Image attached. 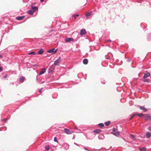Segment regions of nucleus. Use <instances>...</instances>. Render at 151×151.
<instances>
[{
	"label": "nucleus",
	"mask_w": 151,
	"mask_h": 151,
	"mask_svg": "<svg viewBox=\"0 0 151 151\" xmlns=\"http://www.w3.org/2000/svg\"><path fill=\"white\" fill-rule=\"evenodd\" d=\"M3 58V56L1 55H0V58Z\"/></svg>",
	"instance_id": "38"
},
{
	"label": "nucleus",
	"mask_w": 151,
	"mask_h": 151,
	"mask_svg": "<svg viewBox=\"0 0 151 151\" xmlns=\"http://www.w3.org/2000/svg\"><path fill=\"white\" fill-rule=\"evenodd\" d=\"M2 68L1 67H0V72H1L2 71Z\"/></svg>",
	"instance_id": "36"
},
{
	"label": "nucleus",
	"mask_w": 151,
	"mask_h": 151,
	"mask_svg": "<svg viewBox=\"0 0 151 151\" xmlns=\"http://www.w3.org/2000/svg\"><path fill=\"white\" fill-rule=\"evenodd\" d=\"M111 40H108V42H111Z\"/></svg>",
	"instance_id": "41"
},
{
	"label": "nucleus",
	"mask_w": 151,
	"mask_h": 151,
	"mask_svg": "<svg viewBox=\"0 0 151 151\" xmlns=\"http://www.w3.org/2000/svg\"><path fill=\"white\" fill-rule=\"evenodd\" d=\"M65 132L67 134H71L72 133V132L70 131L68 129L65 128L64 129Z\"/></svg>",
	"instance_id": "6"
},
{
	"label": "nucleus",
	"mask_w": 151,
	"mask_h": 151,
	"mask_svg": "<svg viewBox=\"0 0 151 151\" xmlns=\"http://www.w3.org/2000/svg\"><path fill=\"white\" fill-rule=\"evenodd\" d=\"M44 1V0H40V1L41 2H42Z\"/></svg>",
	"instance_id": "40"
},
{
	"label": "nucleus",
	"mask_w": 151,
	"mask_h": 151,
	"mask_svg": "<svg viewBox=\"0 0 151 151\" xmlns=\"http://www.w3.org/2000/svg\"><path fill=\"white\" fill-rule=\"evenodd\" d=\"M65 145L67 147H69V145L67 144H65Z\"/></svg>",
	"instance_id": "35"
},
{
	"label": "nucleus",
	"mask_w": 151,
	"mask_h": 151,
	"mask_svg": "<svg viewBox=\"0 0 151 151\" xmlns=\"http://www.w3.org/2000/svg\"><path fill=\"white\" fill-rule=\"evenodd\" d=\"M7 76V74L5 75V76H4L3 77L4 78H6Z\"/></svg>",
	"instance_id": "33"
},
{
	"label": "nucleus",
	"mask_w": 151,
	"mask_h": 151,
	"mask_svg": "<svg viewBox=\"0 0 151 151\" xmlns=\"http://www.w3.org/2000/svg\"><path fill=\"white\" fill-rule=\"evenodd\" d=\"M65 41L66 42H70L73 41V39L72 38H68L65 39Z\"/></svg>",
	"instance_id": "5"
},
{
	"label": "nucleus",
	"mask_w": 151,
	"mask_h": 151,
	"mask_svg": "<svg viewBox=\"0 0 151 151\" xmlns=\"http://www.w3.org/2000/svg\"><path fill=\"white\" fill-rule=\"evenodd\" d=\"M146 137L147 138H150L151 137V133L150 132H147L146 134Z\"/></svg>",
	"instance_id": "13"
},
{
	"label": "nucleus",
	"mask_w": 151,
	"mask_h": 151,
	"mask_svg": "<svg viewBox=\"0 0 151 151\" xmlns=\"http://www.w3.org/2000/svg\"><path fill=\"white\" fill-rule=\"evenodd\" d=\"M74 144L76 145H77V144L76 143H74Z\"/></svg>",
	"instance_id": "42"
},
{
	"label": "nucleus",
	"mask_w": 151,
	"mask_h": 151,
	"mask_svg": "<svg viewBox=\"0 0 151 151\" xmlns=\"http://www.w3.org/2000/svg\"><path fill=\"white\" fill-rule=\"evenodd\" d=\"M44 52L42 49H41L39 51L37 52V54L39 55L42 54Z\"/></svg>",
	"instance_id": "17"
},
{
	"label": "nucleus",
	"mask_w": 151,
	"mask_h": 151,
	"mask_svg": "<svg viewBox=\"0 0 151 151\" xmlns=\"http://www.w3.org/2000/svg\"><path fill=\"white\" fill-rule=\"evenodd\" d=\"M140 0L141 1H143V0Z\"/></svg>",
	"instance_id": "43"
},
{
	"label": "nucleus",
	"mask_w": 151,
	"mask_h": 151,
	"mask_svg": "<svg viewBox=\"0 0 151 151\" xmlns=\"http://www.w3.org/2000/svg\"><path fill=\"white\" fill-rule=\"evenodd\" d=\"M54 141L55 142H57V139L56 137H55L54 138Z\"/></svg>",
	"instance_id": "32"
},
{
	"label": "nucleus",
	"mask_w": 151,
	"mask_h": 151,
	"mask_svg": "<svg viewBox=\"0 0 151 151\" xmlns=\"http://www.w3.org/2000/svg\"><path fill=\"white\" fill-rule=\"evenodd\" d=\"M112 133L113 134H114L116 136H118L119 135V134H120V132H112Z\"/></svg>",
	"instance_id": "12"
},
{
	"label": "nucleus",
	"mask_w": 151,
	"mask_h": 151,
	"mask_svg": "<svg viewBox=\"0 0 151 151\" xmlns=\"http://www.w3.org/2000/svg\"><path fill=\"white\" fill-rule=\"evenodd\" d=\"M83 63L85 65L87 64L88 63V60L87 59L85 58L83 60Z\"/></svg>",
	"instance_id": "16"
},
{
	"label": "nucleus",
	"mask_w": 151,
	"mask_h": 151,
	"mask_svg": "<svg viewBox=\"0 0 151 151\" xmlns=\"http://www.w3.org/2000/svg\"><path fill=\"white\" fill-rule=\"evenodd\" d=\"M110 123L111 122L110 121H108V122H106L104 124L106 126H108L110 124Z\"/></svg>",
	"instance_id": "23"
},
{
	"label": "nucleus",
	"mask_w": 151,
	"mask_h": 151,
	"mask_svg": "<svg viewBox=\"0 0 151 151\" xmlns=\"http://www.w3.org/2000/svg\"><path fill=\"white\" fill-rule=\"evenodd\" d=\"M136 115H137L139 117H142V116H144V114L142 113L137 114H134L131 116L130 118V120L131 119Z\"/></svg>",
	"instance_id": "4"
},
{
	"label": "nucleus",
	"mask_w": 151,
	"mask_h": 151,
	"mask_svg": "<svg viewBox=\"0 0 151 151\" xmlns=\"http://www.w3.org/2000/svg\"><path fill=\"white\" fill-rule=\"evenodd\" d=\"M36 54V53L34 52H31L28 53L29 55H35Z\"/></svg>",
	"instance_id": "25"
},
{
	"label": "nucleus",
	"mask_w": 151,
	"mask_h": 151,
	"mask_svg": "<svg viewBox=\"0 0 151 151\" xmlns=\"http://www.w3.org/2000/svg\"><path fill=\"white\" fill-rule=\"evenodd\" d=\"M42 89H43V88H40V89L39 90V92H40L42 91Z\"/></svg>",
	"instance_id": "34"
},
{
	"label": "nucleus",
	"mask_w": 151,
	"mask_h": 151,
	"mask_svg": "<svg viewBox=\"0 0 151 151\" xmlns=\"http://www.w3.org/2000/svg\"><path fill=\"white\" fill-rule=\"evenodd\" d=\"M79 15L78 14H76L74 15V18L75 19L76 18V17L78 16Z\"/></svg>",
	"instance_id": "31"
},
{
	"label": "nucleus",
	"mask_w": 151,
	"mask_h": 151,
	"mask_svg": "<svg viewBox=\"0 0 151 151\" xmlns=\"http://www.w3.org/2000/svg\"><path fill=\"white\" fill-rule=\"evenodd\" d=\"M34 12L32 10H29L28 11V13L30 15H32Z\"/></svg>",
	"instance_id": "22"
},
{
	"label": "nucleus",
	"mask_w": 151,
	"mask_h": 151,
	"mask_svg": "<svg viewBox=\"0 0 151 151\" xmlns=\"http://www.w3.org/2000/svg\"><path fill=\"white\" fill-rule=\"evenodd\" d=\"M112 130H113V132H116V129L115 128H113L112 129Z\"/></svg>",
	"instance_id": "30"
},
{
	"label": "nucleus",
	"mask_w": 151,
	"mask_h": 151,
	"mask_svg": "<svg viewBox=\"0 0 151 151\" xmlns=\"http://www.w3.org/2000/svg\"><path fill=\"white\" fill-rule=\"evenodd\" d=\"M24 16H22L21 17L18 16L16 17V19L18 20H20L24 18Z\"/></svg>",
	"instance_id": "14"
},
{
	"label": "nucleus",
	"mask_w": 151,
	"mask_h": 151,
	"mask_svg": "<svg viewBox=\"0 0 151 151\" xmlns=\"http://www.w3.org/2000/svg\"><path fill=\"white\" fill-rule=\"evenodd\" d=\"M99 126L100 127H103L104 126V124L103 123H100L99 124Z\"/></svg>",
	"instance_id": "28"
},
{
	"label": "nucleus",
	"mask_w": 151,
	"mask_h": 151,
	"mask_svg": "<svg viewBox=\"0 0 151 151\" xmlns=\"http://www.w3.org/2000/svg\"><path fill=\"white\" fill-rule=\"evenodd\" d=\"M92 14V12H87L85 14V16L86 17H88L90 16Z\"/></svg>",
	"instance_id": "15"
},
{
	"label": "nucleus",
	"mask_w": 151,
	"mask_h": 151,
	"mask_svg": "<svg viewBox=\"0 0 151 151\" xmlns=\"http://www.w3.org/2000/svg\"><path fill=\"white\" fill-rule=\"evenodd\" d=\"M148 129H149V130L151 131V126L148 127Z\"/></svg>",
	"instance_id": "29"
},
{
	"label": "nucleus",
	"mask_w": 151,
	"mask_h": 151,
	"mask_svg": "<svg viewBox=\"0 0 151 151\" xmlns=\"http://www.w3.org/2000/svg\"><path fill=\"white\" fill-rule=\"evenodd\" d=\"M84 149L85 150H88V149L86 147H84Z\"/></svg>",
	"instance_id": "39"
},
{
	"label": "nucleus",
	"mask_w": 151,
	"mask_h": 151,
	"mask_svg": "<svg viewBox=\"0 0 151 151\" xmlns=\"http://www.w3.org/2000/svg\"><path fill=\"white\" fill-rule=\"evenodd\" d=\"M31 9L33 10L34 12L38 10V8L36 6H32L31 7Z\"/></svg>",
	"instance_id": "11"
},
{
	"label": "nucleus",
	"mask_w": 151,
	"mask_h": 151,
	"mask_svg": "<svg viewBox=\"0 0 151 151\" xmlns=\"http://www.w3.org/2000/svg\"><path fill=\"white\" fill-rule=\"evenodd\" d=\"M86 33V32L85 29H82L80 31V35H83L85 34Z\"/></svg>",
	"instance_id": "9"
},
{
	"label": "nucleus",
	"mask_w": 151,
	"mask_h": 151,
	"mask_svg": "<svg viewBox=\"0 0 151 151\" xmlns=\"http://www.w3.org/2000/svg\"><path fill=\"white\" fill-rule=\"evenodd\" d=\"M143 81L145 82H147L149 83L150 82V81L149 79H145Z\"/></svg>",
	"instance_id": "26"
},
{
	"label": "nucleus",
	"mask_w": 151,
	"mask_h": 151,
	"mask_svg": "<svg viewBox=\"0 0 151 151\" xmlns=\"http://www.w3.org/2000/svg\"><path fill=\"white\" fill-rule=\"evenodd\" d=\"M139 150L140 151H146L147 148L146 147H144L142 148H139Z\"/></svg>",
	"instance_id": "21"
},
{
	"label": "nucleus",
	"mask_w": 151,
	"mask_h": 151,
	"mask_svg": "<svg viewBox=\"0 0 151 151\" xmlns=\"http://www.w3.org/2000/svg\"><path fill=\"white\" fill-rule=\"evenodd\" d=\"M25 79V78L24 77H21L20 78V81L21 82H23Z\"/></svg>",
	"instance_id": "20"
},
{
	"label": "nucleus",
	"mask_w": 151,
	"mask_h": 151,
	"mask_svg": "<svg viewBox=\"0 0 151 151\" xmlns=\"http://www.w3.org/2000/svg\"><path fill=\"white\" fill-rule=\"evenodd\" d=\"M148 40L151 42V33L149 34L148 36Z\"/></svg>",
	"instance_id": "19"
},
{
	"label": "nucleus",
	"mask_w": 151,
	"mask_h": 151,
	"mask_svg": "<svg viewBox=\"0 0 151 151\" xmlns=\"http://www.w3.org/2000/svg\"><path fill=\"white\" fill-rule=\"evenodd\" d=\"M101 132V130L100 129H96L95 130H94L93 131V132L94 133H100Z\"/></svg>",
	"instance_id": "18"
},
{
	"label": "nucleus",
	"mask_w": 151,
	"mask_h": 151,
	"mask_svg": "<svg viewBox=\"0 0 151 151\" xmlns=\"http://www.w3.org/2000/svg\"><path fill=\"white\" fill-rule=\"evenodd\" d=\"M75 128L77 129V128L76 127H75Z\"/></svg>",
	"instance_id": "44"
},
{
	"label": "nucleus",
	"mask_w": 151,
	"mask_h": 151,
	"mask_svg": "<svg viewBox=\"0 0 151 151\" xmlns=\"http://www.w3.org/2000/svg\"><path fill=\"white\" fill-rule=\"evenodd\" d=\"M139 108L141 110L144 111V112H146L147 110V109L144 108V107L143 106H139Z\"/></svg>",
	"instance_id": "10"
},
{
	"label": "nucleus",
	"mask_w": 151,
	"mask_h": 151,
	"mask_svg": "<svg viewBox=\"0 0 151 151\" xmlns=\"http://www.w3.org/2000/svg\"><path fill=\"white\" fill-rule=\"evenodd\" d=\"M150 73L147 72L145 73L144 74L143 76L144 78H146L150 76Z\"/></svg>",
	"instance_id": "7"
},
{
	"label": "nucleus",
	"mask_w": 151,
	"mask_h": 151,
	"mask_svg": "<svg viewBox=\"0 0 151 151\" xmlns=\"http://www.w3.org/2000/svg\"><path fill=\"white\" fill-rule=\"evenodd\" d=\"M45 148L46 150H48L50 148V146L49 145H46L45 147Z\"/></svg>",
	"instance_id": "24"
},
{
	"label": "nucleus",
	"mask_w": 151,
	"mask_h": 151,
	"mask_svg": "<svg viewBox=\"0 0 151 151\" xmlns=\"http://www.w3.org/2000/svg\"><path fill=\"white\" fill-rule=\"evenodd\" d=\"M57 50H56L55 48H52L49 50L47 51V52L50 53H52V54H55L57 52Z\"/></svg>",
	"instance_id": "1"
},
{
	"label": "nucleus",
	"mask_w": 151,
	"mask_h": 151,
	"mask_svg": "<svg viewBox=\"0 0 151 151\" xmlns=\"http://www.w3.org/2000/svg\"><path fill=\"white\" fill-rule=\"evenodd\" d=\"M61 61L60 58H59L58 59L55 60L54 63V65H59V63Z\"/></svg>",
	"instance_id": "3"
},
{
	"label": "nucleus",
	"mask_w": 151,
	"mask_h": 151,
	"mask_svg": "<svg viewBox=\"0 0 151 151\" xmlns=\"http://www.w3.org/2000/svg\"><path fill=\"white\" fill-rule=\"evenodd\" d=\"M144 117L146 121L151 120V115L149 114H147Z\"/></svg>",
	"instance_id": "2"
},
{
	"label": "nucleus",
	"mask_w": 151,
	"mask_h": 151,
	"mask_svg": "<svg viewBox=\"0 0 151 151\" xmlns=\"http://www.w3.org/2000/svg\"><path fill=\"white\" fill-rule=\"evenodd\" d=\"M130 136L134 140H136L137 139L132 134H130Z\"/></svg>",
	"instance_id": "27"
},
{
	"label": "nucleus",
	"mask_w": 151,
	"mask_h": 151,
	"mask_svg": "<svg viewBox=\"0 0 151 151\" xmlns=\"http://www.w3.org/2000/svg\"><path fill=\"white\" fill-rule=\"evenodd\" d=\"M7 119L5 118L3 119V120L4 121H6L7 120Z\"/></svg>",
	"instance_id": "37"
},
{
	"label": "nucleus",
	"mask_w": 151,
	"mask_h": 151,
	"mask_svg": "<svg viewBox=\"0 0 151 151\" xmlns=\"http://www.w3.org/2000/svg\"><path fill=\"white\" fill-rule=\"evenodd\" d=\"M46 71V69L45 68H43L41 69V71L40 72V73L39 74V75H41L42 74H43Z\"/></svg>",
	"instance_id": "8"
}]
</instances>
